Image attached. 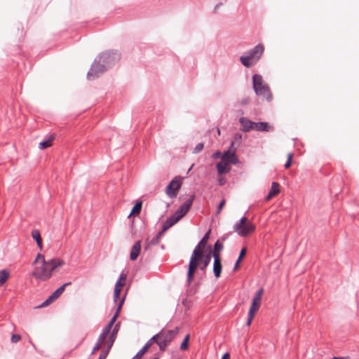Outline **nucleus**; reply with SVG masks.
I'll use <instances>...</instances> for the list:
<instances>
[{
    "label": "nucleus",
    "instance_id": "f257e3e1",
    "mask_svg": "<svg viewBox=\"0 0 359 359\" xmlns=\"http://www.w3.org/2000/svg\"><path fill=\"white\" fill-rule=\"evenodd\" d=\"M64 264L65 262L59 258L46 260L43 255L38 253L33 262L34 267L32 275L39 282H44L51 278L52 272L55 269Z\"/></svg>",
    "mask_w": 359,
    "mask_h": 359
},
{
    "label": "nucleus",
    "instance_id": "f03ea898",
    "mask_svg": "<svg viewBox=\"0 0 359 359\" xmlns=\"http://www.w3.org/2000/svg\"><path fill=\"white\" fill-rule=\"evenodd\" d=\"M121 58L117 51L103 52L96 57L87 74L88 80H94L114 66Z\"/></svg>",
    "mask_w": 359,
    "mask_h": 359
},
{
    "label": "nucleus",
    "instance_id": "7ed1b4c3",
    "mask_svg": "<svg viewBox=\"0 0 359 359\" xmlns=\"http://www.w3.org/2000/svg\"><path fill=\"white\" fill-rule=\"evenodd\" d=\"M209 233L210 231L207 232L198 242L190 257L187 276V283L189 285L192 282L194 273L198 268L200 261L202 259L203 256V249L209 239Z\"/></svg>",
    "mask_w": 359,
    "mask_h": 359
},
{
    "label": "nucleus",
    "instance_id": "20e7f679",
    "mask_svg": "<svg viewBox=\"0 0 359 359\" xmlns=\"http://www.w3.org/2000/svg\"><path fill=\"white\" fill-rule=\"evenodd\" d=\"M264 50V48L262 44H257L253 48L250 50L245 55L241 56V62L246 67H251L261 58L263 55Z\"/></svg>",
    "mask_w": 359,
    "mask_h": 359
},
{
    "label": "nucleus",
    "instance_id": "39448f33",
    "mask_svg": "<svg viewBox=\"0 0 359 359\" xmlns=\"http://www.w3.org/2000/svg\"><path fill=\"white\" fill-rule=\"evenodd\" d=\"M253 89L257 96L262 97L267 101L272 100V94L268 85L263 82L262 76L254 74L252 76Z\"/></svg>",
    "mask_w": 359,
    "mask_h": 359
},
{
    "label": "nucleus",
    "instance_id": "423d86ee",
    "mask_svg": "<svg viewBox=\"0 0 359 359\" xmlns=\"http://www.w3.org/2000/svg\"><path fill=\"white\" fill-rule=\"evenodd\" d=\"M180 327H176L173 330L162 329L157 335H158V346L161 351H165L166 348L173 341L176 336L179 334Z\"/></svg>",
    "mask_w": 359,
    "mask_h": 359
},
{
    "label": "nucleus",
    "instance_id": "0eeeda50",
    "mask_svg": "<svg viewBox=\"0 0 359 359\" xmlns=\"http://www.w3.org/2000/svg\"><path fill=\"white\" fill-rule=\"evenodd\" d=\"M233 231L241 237H246L255 231V224L243 216L233 225Z\"/></svg>",
    "mask_w": 359,
    "mask_h": 359
},
{
    "label": "nucleus",
    "instance_id": "6e6552de",
    "mask_svg": "<svg viewBox=\"0 0 359 359\" xmlns=\"http://www.w3.org/2000/svg\"><path fill=\"white\" fill-rule=\"evenodd\" d=\"M182 182L177 177L172 179L165 188L166 194L170 198H174L177 196L179 190L181 188Z\"/></svg>",
    "mask_w": 359,
    "mask_h": 359
},
{
    "label": "nucleus",
    "instance_id": "1a4fd4ad",
    "mask_svg": "<svg viewBox=\"0 0 359 359\" xmlns=\"http://www.w3.org/2000/svg\"><path fill=\"white\" fill-rule=\"evenodd\" d=\"M194 198V194L191 195L189 198L182 205H181L179 209L175 211V215L180 219L182 218L189 212Z\"/></svg>",
    "mask_w": 359,
    "mask_h": 359
},
{
    "label": "nucleus",
    "instance_id": "9d476101",
    "mask_svg": "<svg viewBox=\"0 0 359 359\" xmlns=\"http://www.w3.org/2000/svg\"><path fill=\"white\" fill-rule=\"evenodd\" d=\"M124 301H125V296H123L121 300L119 301V303L117 306V308L116 309V311H115V313L114 315L113 316V317L111 318V320H109V323L104 327V328L103 329V330L107 332H111V330L114 324V323L116 322L119 313H120V311L121 310V308H122V306L124 303Z\"/></svg>",
    "mask_w": 359,
    "mask_h": 359
},
{
    "label": "nucleus",
    "instance_id": "9b49d317",
    "mask_svg": "<svg viewBox=\"0 0 359 359\" xmlns=\"http://www.w3.org/2000/svg\"><path fill=\"white\" fill-rule=\"evenodd\" d=\"M236 151L232 149H229L224 152L222 155V161L226 162V163H232L233 165L237 164L239 161L236 155Z\"/></svg>",
    "mask_w": 359,
    "mask_h": 359
},
{
    "label": "nucleus",
    "instance_id": "f8f14e48",
    "mask_svg": "<svg viewBox=\"0 0 359 359\" xmlns=\"http://www.w3.org/2000/svg\"><path fill=\"white\" fill-rule=\"evenodd\" d=\"M213 262V273L216 278H218L221 276L222 265L220 255L217 254L215 255Z\"/></svg>",
    "mask_w": 359,
    "mask_h": 359
},
{
    "label": "nucleus",
    "instance_id": "ddd939ff",
    "mask_svg": "<svg viewBox=\"0 0 359 359\" xmlns=\"http://www.w3.org/2000/svg\"><path fill=\"white\" fill-rule=\"evenodd\" d=\"M252 130L269 132L273 130V127L270 126L267 122H254Z\"/></svg>",
    "mask_w": 359,
    "mask_h": 359
},
{
    "label": "nucleus",
    "instance_id": "4468645a",
    "mask_svg": "<svg viewBox=\"0 0 359 359\" xmlns=\"http://www.w3.org/2000/svg\"><path fill=\"white\" fill-rule=\"evenodd\" d=\"M119 326H120V323H118L117 324H116L112 330V331L111 332L110 334H109V339L108 341H107V349H109V350H111L113 344H114V342L116 339V334H117V332L118 331V329H119Z\"/></svg>",
    "mask_w": 359,
    "mask_h": 359
},
{
    "label": "nucleus",
    "instance_id": "2eb2a0df",
    "mask_svg": "<svg viewBox=\"0 0 359 359\" xmlns=\"http://www.w3.org/2000/svg\"><path fill=\"white\" fill-rule=\"evenodd\" d=\"M239 123L242 127V130L244 132H248L252 130L254 126V122L245 117H241L239 118Z\"/></svg>",
    "mask_w": 359,
    "mask_h": 359
},
{
    "label": "nucleus",
    "instance_id": "dca6fc26",
    "mask_svg": "<svg viewBox=\"0 0 359 359\" xmlns=\"http://www.w3.org/2000/svg\"><path fill=\"white\" fill-rule=\"evenodd\" d=\"M141 250V241H137L135 243V244L133 245L130 254V259L132 261H134L137 259L138 257L140 252Z\"/></svg>",
    "mask_w": 359,
    "mask_h": 359
},
{
    "label": "nucleus",
    "instance_id": "f3484780",
    "mask_svg": "<svg viewBox=\"0 0 359 359\" xmlns=\"http://www.w3.org/2000/svg\"><path fill=\"white\" fill-rule=\"evenodd\" d=\"M211 261V250L206 255H203L202 259L200 261L199 269L201 271L205 272L207 266L210 264Z\"/></svg>",
    "mask_w": 359,
    "mask_h": 359
},
{
    "label": "nucleus",
    "instance_id": "a211bd4d",
    "mask_svg": "<svg viewBox=\"0 0 359 359\" xmlns=\"http://www.w3.org/2000/svg\"><path fill=\"white\" fill-rule=\"evenodd\" d=\"M180 219L175 214L168 217L163 224L162 231L165 232L169 228L175 225Z\"/></svg>",
    "mask_w": 359,
    "mask_h": 359
},
{
    "label": "nucleus",
    "instance_id": "6ab92c4d",
    "mask_svg": "<svg viewBox=\"0 0 359 359\" xmlns=\"http://www.w3.org/2000/svg\"><path fill=\"white\" fill-rule=\"evenodd\" d=\"M216 168L218 174L220 175L229 172L231 169V167L223 161L218 162L216 165Z\"/></svg>",
    "mask_w": 359,
    "mask_h": 359
},
{
    "label": "nucleus",
    "instance_id": "aec40b11",
    "mask_svg": "<svg viewBox=\"0 0 359 359\" xmlns=\"http://www.w3.org/2000/svg\"><path fill=\"white\" fill-rule=\"evenodd\" d=\"M242 141V135L239 133H237L234 135L233 140L231 142L230 149L236 151L237 149L241 145Z\"/></svg>",
    "mask_w": 359,
    "mask_h": 359
},
{
    "label": "nucleus",
    "instance_id": "412c9836",
    "mask_svg": "<svg viewBox=\"0 0 359 359\" xmlns=\"http://www.w3.org/2000/svg\"><path fill=\"white\" fill-rule=\"evenodd\" d=\"M279 184L278 182H273L271 184V189L266 197V201L270 200L271 198L279 194Z\"/></svg>",
    "mask_w": 359,
    "mask_h": 359
},
{
    "label": "nucleus",
    "instance_id": "4be33fe9",
    "mask_svg": "<svg viewBox=\"0 0 359 359\" xmlns=\"http://www.w3.org/2000/svg\"><path fill=\"white\" fill-rule=\"evenodd\" d=\"M263 292H264L263 288H260L259 290L257 291L255 297H253L251 307L257 308V309L259 308Z\"/></svg>",
    "mask_w": 359,
    "mask_h": 359
},
{
    "label": "nucleus",
    "instance_id": "5701e85b",
    "mask_svg": "<svg viewBox=\"0 0 359 359\" xmlns=\"http://www.w3.org/2000/svg\"><path fill=\"white\" fill-rule=\"evenodd\" d=\"M163 233L164 232L163 231H161L158 232L150 241L147 240V248L149 247L150 245H157L160 242Z\"/></svg>",
    "mask_w": 359,
    "mask_h": 359
},
{
    "label": "nucleus",
    "instance_id": "b1692460",
    "mask_svg": "<svg viewBox=\"0 0 359 359\" xmlns=\"http://www.w3.org/2000/svg\"><path fill=\"white\" fill-rule=\"evenodd\" d=\"M55 138V134L50 135L47 140H43L39 143V148L40 149H44L46 148L50 147L52 145V142Z\"/></svg>",
    "mask_w": 359,
    "mask_h": 359
},
{
    "label": "nucleus",
    "instance_id": "393cba45",
    "mask_svg": "<svg viewBox=\"0 0 359 359\" xmlns=\"http://www.w3.org/2000/svg\"><path fill=\"white\" fill-rule=\"evenodd\" d=\"M69 285H71V282L66 283L61 285L51 294V298L57 299L64 292L65 287Z\"/></svg>",
    "mask_w": 359,
    "mask_h": 359
},
{
    "label": "nucleus",
    "instance_id": "a878e982",
    "mask_svg": "<svg viewBox=\"0 0 359 359\" xmlns=\"http://www.w3.org/2000/svg\"><path fill=\"white\" fill-rule=\"evenodd\" d=\"M32 236L34 240L36 241V244L40 249L42 248V241L41 238L40 231L37 229H34L32 231Z\"/></svg>",
    "mask_w": 359,
    "mask_h": 359
},
{
    "label": "nucleus",
    "instance_id": "bb28decb",
    "mask_svg": "<svg viewBox=\"0 0 359 359\" xmlns=\"http://www.w3.org/2000/svg\"><path fill=\"white\" fill-rule=\"evenodd\" d=\"M10 276L8 270L3 269L0 271V286L3 285Z\"/></svg>",
    "mask_w": 359,
    "mask_h": 359
},
{
    "label": "nucleus",
    "instance_id": "cd10ccee",
    "mask_svg": "<svg viewBox=\"0 0 359 359\" xmlns=\"http://www.w3.org/2000/svg\"><path fill=\"white\" fill-rule=\"evenodd\" d=\"M142 206V201L137 202L133 207V209H132L129 216H130L132 215H139L141 212Z\"/></svg>",
    "mask_w": 359,
    "mask_h": 359
},
{
    "label": "nucleus",
    "instance_id": "c85d7f7f",
    "mask_svg": "<svg viewBox=\"0 0 359 359\" xmlns=\"http://www.w3.org/2000/svg\"><path fill=\"white\" fill-rule=\"evenodd\" d=\"M224 245L219 241H216L214 245V251H211V254L212 257H215V255L217 254V255H220L219 252L223 250Z\"/></svg>",
    "mask_w": 359,
    "mask_h": 359
},
{
    "label": "nucleus",
    "instance_id": "c756f323",
    "mask_svg": "<svg viewBox=\"0 0 359 359\" xmlns=\"http://www.w3.org/2000/svg\"><path fill=\"white\" fill-rule=\"evenodd\" d=\"M158 335L155 334L154 335L151 339H149L147 343L144 345V348L147 350H148L153 344H156L158 345Z\"/></svg>",
    "mask_w": 359,
    "mask_h": 359
},
{
    "label": "nucleus",
    "instance_id": "7c9ffc66",
    "mask_svg": "<svg viewBox=\"0 0 359 359\" xmlns=\"http://www.w3.org/2000/svg\"><path fill=\"white\" fill-rule=\"evenodd\" d=\"M109 334V332H107L102 330V333L100 334V335L98 337L97 343L100 345H102V344L104 342V341Z\"/></svg>",
    "mask_w": 359,
    "mask_h": 359
},
{
    "label": "nucleus",
    "instance_id": "2f4dec72",
    "mask_svg": "<svg viewBox=\"0 0 359 359\" xmlns=\"http://www.w3.org/2000/svg\"><path fill=\"white\" fill-rule=\"evenodd\" d=\"M189 334H187L184 337L183 341L181 344L180 349L182 351H186V350L188 349V347H189Z\"/></svg>",
    "mask_w": 359,
    "mask_h": 359
},
{
    "label": "nucleus",
    "instance_id": "473e14b6",
    "mask_svg": "<svg viewBox=\"0 0 359 359\" xmlns=\"http://www.w3.org/2000/svg\"><path fill=\"white\" fill-rule=\"evenodd\" d=\"M126 278H127V274L125 273L124 272H122L120 274L119 278L116 281V283H119L120 286L123 287V285L125 284V281H126Z\"/></svg>",
    "mask_w": 359,
    "mask_h": 359
},
{
    "label": "nucleus",
    "instance_id": "72a5a7b5",
    "mask_svg": "<svg viewBox=\"0 0 359 359\" xmlns=\"http://www.w3.org/2000/svg\"><path fill=\"white\" fill-rule=\"evenodd\" d=\"M147 351V350L142 347L132 359H141Z\"/></svg>",
    "mask_w": 359,
    "mask_h": 359
},
{
    "label": "nucleus",
    "instance_id": "f704fd0d",
    "mask_svg": "<svg viewBox=\"0 0 359 359\" xmlns=\"http://www.w3.org/2000/svg\"><path fill=\"white\" fill-rule=\"evenodd\" d=\"M292 154L290 153L287 155V161H286V163L284 165V167H285V169H288L290 167L291 163H292Z\"/></svg>",
    "mask_w": 359,
    "mask_h": 359
},
{
    "label": "nucleus",
    "instance_id": "c9c22d12",
    "mask_svg": "<svg viewBox=\"0 0 359 359\" xmlns=\"http://www.w3.org/2000/svg\"><path fill=\"white\" fill-rule=\"evenodd\" d=\"M203 147H204L203 143L201 142V143L197 144L194 148V153L198 154V153L201 152L203 150Z\"/></svg>",
    "mask_w": 359,
    "mask_h": 359
},
{
    "label": "nucleus",
    "instance_id": "e433bc0d",
    "mask_svg": "<svg viewBox=\"0 0 359 359\" xmlns=\"http://www.w3.org/2000/svg\"><path fill=\"white\" fill-rule=\"evenodd\" d=\"M245 254H246V248H243L240 251V253H239V255H238V257L237 260L238 262H241L242 259H243L244 256L245 255Z\"/></svg>",
    "mask_w": 359,
    "mask_h": 359
},
{
    "label": "nucleus",
    "instance_id": "4c0bfd02",
    "mask_svg": "<svg viewBox=\"0 0 359 359\" xmlns=\"http://www.w3.org/2000/svg\"><path fill=\"white\" fill-rule=\"evenodd\" d=\"M121 290H122V287L120 286L119 283H116L115 287H114V294H116L120 295Z\"/></svg>",
    "mask_w": 359,
    "mask_h": 359
},
{
    "label": "nucleus",
    "instance_id": "58836bf2",
    "mask_svg": "<svg viewBox=\"0 0 359 359\" xmlns=\"http://www.w3.org/2000/svg\"><path fill=\"white\" fill-rule=\"evenodd\" d=\"M109 351H110V350L107 349V348L105 350L102 351V352L100 353V354L99 355L98 359H106Z\"/></svg>",
    "mask_w": 359,
    "mask_h": 359
},
{
    "label": "nucleus",
    "instance_id": "ea45409f",
    "mask_svg": "<svg viewBox=\"0 0 359 359\" xmlns=\"http://www.w3.org/2000/svg\"><path fill=\"white\" fill-rule=\"evenodd\" d=\"M20 339H21V337L19 334H13L11 336V340L13 343H17L20 340Z\"/></svg>",
    "mask_w": 359,
    "mask_h": 359
},
{
    "label": "nucleus",
    "instance_id": "a19ab883",
    "mask_svg": "<svg viewBox=\"0 0 359 359\" xmlns=\"http://www.w3.org/2000/svg\"><path fill=\"white\" fill-rule=\"evenodd\" d=\"M226 201L224 199H222L220 203H219V205L217 207V214H219L225 204Z\"/></svg>",
    "mask_w": 359,
    "mask_h": 359
},
{
    "label": "nucleus",
    "instance_id": "79ce46f5",
    "mask_svg": "<svg viewBox=\"0 0 359 359\" xmlns=\"http://www.w3.org/2000/svg\"><path fill=\"white\" fill-rule=\"evenodd\" d=\"M257 310V308H250L249 312H248V318L252 319L254 317L255 312Z\"/></svg>",
    "mask_w": 359,
    "mask_h": 359
},
{
    "label": "nucleus",
    "instance_id": "37998d69",
    "mask_svg": "<svg viewBox=\"0 0 359 359\" xmlns=\"http://www.w3.org/2000/svg\"><path fill=\"white\" fill-rule=\"evenodd\" d=\"M257 310V308H250L249 312H248V318L252 319L254 317L255 312Z\"/></svg>",
    "mask_w": 359,
    "mask_h": 359
},
{
    "label": "nucleus",
    "instance_id": "c03bdc74",
    "mask_svg": "<svg viewBox=\"0 0 359 359\" xmlns=\"http://www.w3.org/2000/svg\"><path fill=\"white\" fill-rule=\"evenodd\" d=\"M54 300H55V299H52L51 298V295L47 299H46L41 304V306H48V304H50L51 302H53Z\"/></svg>",
    "mask_w": 359,
    "mask_h": 359
},
{
    "label": "nucleus",
    "instance_id": "a18cd8bd",
    "mask_svg": "<svg viewBox=\"0 0 359 359\" xmlns=\"http://www.w3.org/2000/svg\"><path fill=\"white\" fill-rule=\"evenodd\" d=\"M222 155H223V154H222L220 151H215V152H214V153L212 154V157L213 158H221L222 159Z\"/></svg>",
    "mask_w": 359,
    "mask_h": 359
},
{
    "label": "nucleus",
    "instance_id": "49530a36",
    "mask_svg": "<svg viewBox=\"0 0 359 359\" xmlns=\"http://www.w3.org/2000/svg\"><path fill=\"white\" fill-rule=\"evenodd\" d=\"M101 346L100 344L96 343L95 346L93 347V349L91 352V354H94L96 351H97L98 350H100V348H101Z\"/></svg>",
    "mask_w": 359,
    "mask_h": 359
},
{
    "label": "nucleus",
    "instance_id": "de8ad7c7",
    "mask_svg": "<svg viewBox=\"0 0 359 359\" xmlns=\"http://www.w3.org/2000/svg\"><path fill=\"white\" fill-rule=\"evenodd\" d=\"M226 179H225L224 177H219L218 178V183H219V184L220 186H223V185H224V184H225V183H226Z\"/></svg>",
    "mask_w": 359,
    "mask_h": 359
},
{
    "label": "nucleus",
    "instance_id": "09e8293b",
    "mask_svg": "<svg viewBox=\"0 0 359 359\" xmlns=\"http://www.w3.org/2000/svg\"><path fill=\"white\" fill-rule=\"evenodd\" d=\"M119 298H120V295L116 294H114L113 299H114V303H116L118 302V300L119 299Z\"/></svg>",
    "mask_w": 359,
    "mask_h": 359
},
{
    "label": "nucleus",
    "instance_id": "8fccbe9b",
    "mask_svg": "<svg viewBox=\"0 0 359 359\" xmlns=\"http://www.w3.org/2000/svg\"><path fill=\"white\" fill-rule=\"evenodd\" d=\"M248 102H249V99H248V98L243 99V100L241 101V104L242 105L247 104Z\"/></svg>",
    "mask_w": 359,
    "mask_h": 359
},
{
    "label": "nucleus",
    "instance_id": "3c124183",
    "mask_svg": "<svg viewBox=\"0 0 359 359\" xmlns=\"http://www.w3.org/2000/svg\"><path fill=\"white\" fill-rule=\"evenodd\" d=\"M222 359H230V355L229 353H225L222 357Z\"/></svg>",
    "mask_w": 359,
    "mask_h": 359
},
{
    "label": "nucleus",
    "instance_id": "603ef678",
    "mask_svg": "<svg viewBox=\"0 0 359 359\" xmlns=\"http://www.w3.org/2000/svg\"><path fill=\"white\" fill-rule=\"evenodd\" d=\"M240 263H241V262H238V260H236V264L233 267V271H236L238 269V268L239 267Z\"/></svg>",
    "mask_w": 359,
    "mask_h": 359
},
{
    "label": "nucleus",
    "instance_id": "864d4df0",
    "mask_svg": "<svg viewBox=\"0 0 359 359\" xmlns=\"http://www.w3.org/2000/svg\"><path fill=\"white\" fill-rule=\"evenodd\" d=\"M252 320V319L248 318L246 325L249 326L251 324Z\"/></svg>",
    "mask_w": 359,
    "mask_h": 359
},
{
    "label": "nucleus",
    "instance_id": "5fc2aeb1",
    "mask_svg": "<svg viewBox=\"0 0 359 359\" xmlns=\"http://www.w3.org/2000/svg\"><path fill=\"white\" fill-rule=\"evenodd\" d=\"M332 359H344L343 358L333 357Z\"/></svg>",
    "mask_w": 359,
    "mask_h": 359
},
{
    "label": "nucleus",
    "instance_id": "6e6d98bb",
    "mask_svg": "<svg viewBox=\"0 0 359 359\" xmlns=\"http://www.w3.org/2000/svg\"><path fill=\"white\" fill-rule=\"evenodd\" d=\"M153 359H159V358H158V355H156V356H155Z\"/></svg>",
    "mask_w": 359,
    "mask_h": 359
},
{
    "label": "nucleus",
    "instance_id": "4d7b16f0",
    "mask_svg": "<svg viewBox=\"0 0 359 359\" xmlns=\"http://www.w3.org/2000/svg\"><path fill=\"white\" fill-rule=\"evenodd\" d=\"M221 4H217V6H215V9L220 5Z\"/></svg>",
    "mask_w": 359,
    "mask_h": 359
}]
</instances>
